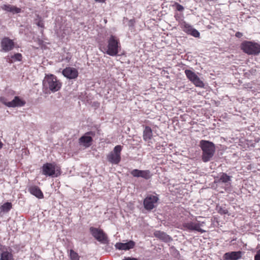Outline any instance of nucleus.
Returning a JSON list of instances; mask_svg holds the SVG:
<instances>
[{
    "instance_id": "nucleus-1",
    "label": "nucleus",
    "mask_w": 260,
    "mask_h": 260,
    "mask_svg": "<svg viewBox=\"0 0 260 260\" xmlns=\"http://www.w3.org/2000/svg\"><path fill=\"white\" fill-rule=\"evenodd\" d=\"M61 86L62 83L55 75L45 74L43 80V89L45 91L54 93L59 90Z\"/></svg>"
},
{
    "instance_id": "nucleus-2",
    "label": "nucleus",
    "mask_w": 260,
    "mask_h": 260,
    "mask_svg": "<svg viewBox=\"0 0 260 260\" xmlns=\"http://www.w3.org/2000/svg\"><path fill=\"white\" fill-rule=\"evenodd\" d=\"M121 50V45L119 38L110 35L107 38V46L105 48V53L112 56H116Z\"/></svg>"
},
{
    "instance_id": "nucleus-3",
    "label": "nucleus",
    "mask_w": 260,
    "mask_h": 260,
    "mask_svg": "<svg viewBox=\"0 0 260 260\" xmlns=\"http://www.w3.org/2000/svg\"><path fill=\"white\" fill-rule=\"evenodd\" d=\"M200 145L203 151V161L204 162L209 161L213 157L215 152L214 144L208 141L201 140L200 142Z\"/></svg>"
},
{
    "instance_id": "nucleus-4",
    "label": "nucleus",
    "mask_w": 260,
    "mask_h": 260,
    "mask_svg": "<svg viewBox=\"0 0 260 260\" xmlns=\"http://www.w3.org/2000/svg\"><path fill=\"white\" fill-rule=\"evenodd\" d=\"M202 218L201 217H196L192 221L184 222L182 224V226L184 230L189 231H196L201 233H204L206 231L203 230L202 227L204 226L205 224V222L204 221H200L198 218Z\"/></svg>"
},
{
    "instance_id": "nucleus-5",
    "label": "nucleus",
    "mask_w": 260,
    "mask_h": 260,
    "mask_svg": "<svg viewBox=\"0 0 260 260\" xmlns=\"http://www.w3.org/2000/svg\"><path fill=\"white\" fill-rule=\"evenodd\" d=\"M241 48L248 55H256L260 53V45L254 42L244 41L241 45Z\"/></svg>"
},
{
    "instance_id": "nucleus-6",
    "label": "nucleus",
    "mask_w": 260,
    "mask_h": 260,
    "mask_svg": "<svg viewBox=\"0 0 260 260\" xmlns=\"http://www.w3.org/2000/svg\"><path fill=\"white\" fill-rule=\"evenodd\" d=\"M122 147L121 145H116L107 156V158L110 163L117 165L121 160V151Z\"/></svg>"
},
{
    "instance_id": "nucleus-7",
    "label": "nucleus",
    "mask_w": 260,
    "mask_h": 260,
    "mask_svg": "<svg viewBox=\"0 0 260 260\" xmlns=\"http://www.w3.org/2000/svg\"><path fill=\"white\" fill-rule=\"evenodd\" d=\"M185 74L187 79L196 87L204 88L205 84L203 81L193 72L190 70H185Z\"/></svg>"
},
{
    "instance_id": "nucleus-8",
    "label": "nucleus",
    "mask_w": 260,
    "mask_h": 260,
    "mask_svg": "<svg viewBox=\"0 0 260 260\" xmlns=\"http://www.w3.org/2000/svg\"><path fill=\"white\" fill-rule=\"evenodd\" d=\"M1 47L2 52H9L14 48V42L9 38L5 37L1 40Z\"/></svg>"
},
{
    "instance_id": "nucleus-9",
    "label": "nucleus",
    "mask_w": 260,
    "mask_h": 260,
    "mask_svg": "<svg viewBox=\"0 0 260 260\" xmlns=\"http://www.w3.org/2000/svg\"><path fill=\"white\" fill-rule=\"evenodd\" d=\"M158 200L157 196L149 195L147 196L144 200L143 204L145 209L151 210L155 207L156 203Z\"/></svg>"
},
{
    "instance_id": "nucleus-10",
    "label": "nucleus",
    "mask_w": 260,
    "mask_h": 260,
    "mask_svg": "<svg viewBox=\"0 0 260 260\" xmlns=\"http://www.w3.org/2000/svg\"><path fill=\"white\" fill-rule=\"evenodd\" d=\"M57 171L55 165L53 164L46 163L42 167V173L46 176H53Z\"/></svg>"
},
{
    "instance_id": "nucleus-11",
    "label": "nucleus",
    "mask_w": 260,
    "mask_h": 260,
    "mask_svg": "<svg viewBox=\"0 0 260 260\" xmlns=\"http://www.w3.org/2000/svg\"><path fill=\"white\" fill-rule=\"evenodd\" d=\"M131 174L135 177H141L148 180L151 178L152 175L149 170H140L134 169L131 172Z\"/></svg>"
},
{
    "instance_id": "nucleus-12",
    "label": "nucleus",
    "mask_w": 260,
    "mask_h": 260,
    "mask_svg": "<svg viewBox=\"0 0 260 260\" xmlns=\"http://www.w3.org/2000/svg\"><path fill=\"white\" fill-rule=\"evenodd\" d=\"M90 232L92 235L100 242H105L107 240V237L103 231L99 229L91 227Z\"/></svg>"
},
{
    "instance_id": "nucleus-13",
    "label": "nucleus",
    "mask_w": 260,
    "mask_h": 260,
    "mask_svg": "<svg viewBox=\"0 0 260 260\" xmlns=\"http://www.w3.org/2000/svg\"><path fill=\"white\" fill-rule=\"evenodd\" d=\"M62 75L68 79H75L78 76V72L75 68L67 67L62 71Z\"/></svg>"
},
{
    "instance_id": "nucleus-14",
    "label": "nucleus",
    "mask_w": 260,
    "mask_h": 260,
    "mask_svg": "<svg viewBox=\"0 0 260 260\" xmlns=\"http://www.w3.org/2000/svg\"><path fill=\"white\" fill-rule=\"evenodd\" d=\"M242 254L241 251L226 252L223 255V260H239L242 257Z\"/></svg>"
},
{
    "instance_id": "nucleus-15",
    "label": "nucleus",
    "mask_w": 260,
    "mask_h": 260,
    "mask_svg": "<svg viewBox=\"0 0 260 260\" xmlns=\"http://www.w3.org/2000/svg\"><path fill=\"white\" fill-rule=\"evenodd\" d=\"M0 250L2 251L1 254L0 260H14L13 255L11 251H8L7 249L3 246H1Z\"/></svg>"
},
{
    "instance_id": "nucleus-16",
    "label": "nucleus",
    "mask_w": 260,
    "mask_h": 260,
    "mask_svg": "<svg viewBox=\"0 0 260 260\" xmlns=\"http://www.w3.org/2000/svg\"><path fill=\"white\" fill-rule=\"evenodd\" d=\"M135 245V242L133 241H129L126 243H116L115 246L116 249L119 250H127L130 249L134 248Z\"/></svg>"
},
{
    "instance_id": "nucleus-17",
    "label": "nucleus",
    "mask_w": 260,
    "mask_h": 260,
    "mask_svg": "<svg viewBox=\"0 0 260 260\" xmlns=\"http://www.w3.org/2000/svg\"><path fill=\"white\" fill-rule=\"evenodd\" d=\"M92 140V139L91 137L89 136V133H86L79 139V143L80 145L85 147H88L91 145Z\"/></svg>"
},
{
    "instance_id": "nucleus-18",
    "label": "nucleus",
    "mask_w": 260,
    "mask_h": 260,
    "mask_svg": "<svg viewBox=\"0 0 260 260\" xmlns=\"http://www.w3.org/2000/svg\"><path fill=\"white\" fill-rule=\"evenodd\" d=\"M25 104V102L19 96H15L14 99L8 103L10 107H22Z\"/></svg>"
},
{
    "instance_id": "nucleus-19",
    "label": "nucleus",
    "mask_w": 260,
    "mask_h": 260,
    "mask_svg": "<svg viewBox=\"0 0 260 260\" xmlns=\"http://www.w3.org/2000/svg\"><path fill=\"white\" fill-rule=\"evenodd\" d=\"M22 58V54L19 53H17L12 55H8L5 57L6 61L9 63H12L16 61H20Z\"/></svg>"
},
{
    "instance_id": "nucleus-20",
    "label": "nucleus",
    "mask_w": 260,
    "mask_h": 260,
    "mask_svg": "<svg viewBox=\"0 0 260 260\" xmlns=\"http://www.w3.org/2000/svg\"><path fill=\"white\" fill-rule=\"evenodd\" d=\"M28 190L31 194L36 196L37 198L39 199H42L43 198V193L38 186H31L29 188Z\"/></svg>"
},
{
    "instance_id": "nucleus-21",
    "label": "nucleus",
    "mask_w": 260,
    "mask_h": 260,
    "mask_svg": "<svg viewBox=\"0 0 260 260\" xmlns=\"http://www.w3.org/2000/svg\"><path fill=\"white\" fill-rule=\"evenodd\" d=\"M12 208V204L10 202H6L0 207V216H2L4 213L9 212Z\"/></svg>"
},
{
    "instance_id": "nucleus-22",
    "label": "nucleus",
    "mask_w": 260,
    "mask_h": 260,
    "mask_svg": "<svg viewBox=\"0 0 260 260\" xmlns=\"http://www.w3.org/2000/svg\"><path fill=\"white\" fill-rule=\"evenodd\" d=\"M3 10L12 12L13 14L19 13L21 12V9L10 5H4L2 6Z\"/></svg>"
},
{
    "instance_id": "nucleus-23",
    "label": "nucleus",
    "mask_w": 260,
    "mask_h": 260,
    "mask_svg": "<svg viewBox=\"0 0 260 260\" xmlns=\"http://www.w3.org/2000/svg\"><path fill=\"white\" fill-rule=\"evenodd\" d=\"M231 181V177L228 176L226 174L222 173L220 177L216 178L214 182L216 183H218L220 182L223 183H228Z\"/></svg>"
},
{
    "instance_id": "nucleus-24",
    "label": "nucleus",
    "mask_w": 260,
    "mask_h": 260,
    "mask_svg": "<svg viewBox=\"0 0 260 260\" xmlns=\"http://www.w3.org/2000/svg\"><path fill=\"white\" fill-rule=\"evenodd\" d=\"M152 137V131L149 126H146L143 132V139L145 141L151 140Z\"/></svg>"
},
{
    "instance_id": "nucleus-25",
    "label": "nucleus",
    "mask_w": 260,
    "mask_h": 260,
    "mask_svg": "<svg viewBox=\"0 0 260 260\" xmlns=\"http://www.w3.org/2000/svg\"><path fill=\"white\" fill-rule=\"evenodd\" d=\"M182 27L184 28V31H187L186 32H199L198 30L193 28L190 25L185 23V22L182 24Z\"/></svg>"
},
{
    "instance_id": "nucleus-26",
    "label": "nucleus",
    "mask_w": 260,
    "mask_h": 260,
    "mask_svg": "<svg viewBox=\"0 0 260 260\" xmlns=\"http://www.w3.org/2000/svg\"><path fill=\"white\" fill-rule=\"evenodd\" d=\"M70 256L71 260H79V257L77 253L73 250H70Z\"/></svg>"
},
{
    "instance_id": "nucleus-27",
    "label": "nucleus",
    "mask_w": 260,
    "mask_h": 260,
    "mask_svg": "<svg viewBox=\"0 0 260 260\" xmlns=\"http://www.w3.org/2000/svg\"><path fill=\"white\" fill-rule=\"evenodd\" d=\"M154 234L156 237H158L160 239H162L163 240L167 239V237H168V236L165 233L161 232L159 231L156 232Z\"/></svg>"
},
{
    "instance_id": "nucleus-28",
    "label": "nucleus",
    "mask_w": 260,
    "mask_h": 260,
    "mask_svg": "<svg viewBox=\"0 0 260 260\" xmlns=\"http://www.w3.org/2000/svg\"><path fill=\"white\" fill-rule=\"evenodd\" d=\"M9 99L6 96H1L0 97V102H2L5 106L10 107V106L8 105V103H10V101H9Z\"/></svg>"
},
{
    "instance_id": "nucleus-29",
    "label": "nucleus",
    "mask_w": 260,
    "mask_h": 260,
    "mask_svg": "<svg viewBox=\"0 0 260 260\" xmlns=\"http://www.w3.org/2000/svg\"><path fill=\"white\" fill-rule=\"evenodd\" d=\"M174 6H176V9L179 12H182L184 10V7L177 3H175Z\"/></svg>"
},
{
    "instance_id": "nucleus-30",
    "label": "nucleus",
    "mask_w": 260,
    "mask_h": 260,
    "mask_svg": "<svg viewBox=\"0 0 260 260\" xmlns=\"http://www.w3.org/2000/svg\"><path fill=\"white\" fill-rule=\"evenodd\" d=\"M217 209H218V212H219L221 214H225L228 213V210L226 209H223L221 207H220V208L217 207Z\"/></svg>"
},
{
    "instance_id": "nucleus-31",
    "label": "nucleus",
    "mask_w": 260,
    "mask_h": 260,
    "mask_svg": "<svg viewBox=\"0 0 260 260\" xmlns=\"http://www.w3.org/2000/svg\"><path fill=\"white\" fill-rule=\"evenodd\" d=\"M254 260H260V249L257 251L255 255Z\"/></svg>"
},
{
    "instance_id": "nucleus-32",
    "label": "nucleus",
    "mask_w": 260,
    "mask_h": 260,
    "mask_svg": "<svg viewBox=\"0 0 260 260\" xmlns=\"http://www.w3.org/2000/svg\"><path fill=\"white\" fill-rule=\"evenodd\" d=\"M135 22V19H131L130 20H129L128 21V25L129 26H133L134 23Z\"/></svg>"
},
{
    "instance_id": "nucleus-33",
    "label": "nucleus",
    "mask_w": 260,
    "mask_h": 260,
    "mask_svg": "<svg viewBox=\"0 0 260 260\" xmlns=\"http://www.w3.org/2000/svg\"><path fill=\"white\" fill-rule=\"evenodd\" d=\"M36 23L38 25V26L41 27H43V23L42 20L38 21L37 22H36Z\"/></svg>"
},
{
    "instance_id": "nucleus-34",
    "label": "nucleus",
    "mask_w": 260,
    "mask_h": 260,
    "mask_svg": "<svg viewBox=\"0 0 260 260\" xmlns=\"http://www.w3.org/2000/svg\"><path fill=\"white\" fill-rule=\"evenodd\" d=\"M123 260H138V259L135 258H132V257H125Z\"/></svg>"
},
{
    "instance_id": "nucleus-35",
    "label": "nucleus",
    "mask_w": 260,
    "mask_h": 260,
    "mask_svg": "<svg viewBox=\"0 0 260 260\" xmlns=\"http://www.w3.org/2000/svg\"><path fill=\"white\" fill-rule=\"evenodd\" d=\"M191 36H193L196 38H199L200 36V34H190Z\"/></svg>"
},
{
    "instance_id": "nucleus-36",
    "label": "nucleus",
    "mask_w": 260,
    "mask_h": 260,
    "mask_svg": "<svg viewBox=\"0 0 260 260\" xmlns=\"http://www.w3.org/2000/svg\"><path fill=\"white\" fill-rule=\"evenodd\" d=\"M38 43H39V44L40 45V46H42L43 45V41L42 40H38Z\"/></svg>"
},
{
    "instance_id": "nucleus-37",
    "label": "nucleus",
    "mask_w": 260,
    "mask_h": 260,
    "mask_svg": "<svg viewBox=\"0 0 260 260\" xmlns=\"http://www.w3.org/2000/svg\"><path fill=\"white\" fill-rule=\"evenodd\" d=\"M242 36V34H240V33H238V34H236V36L238 38H240L241 37V36Z\"/></svg>"
},
{
    "instance_id": "nucleus-38",
    "label": "nucleus",
    "mask_w": 260,
    "mask_h": 260,
    "mask_svg": "<svg viewBox=\"0 0 260 260\" xmlns=\"http://www.w3.org/2000/svg\"><path fill=\"white\" fill-rule=\"evenodd\" d=\"M106 0H95V1L100 2V3H103L105 2Z\"/></svg>"
},
{
    "instance_id": "nucleus-39",
    "label": "nucleus",
    "mask_w": 260,
    "mask_h": 260,
    "mask_svg": "<svg viewBox=\"0 0 260 260\" xmlns=\"http://www.w3.org/2000/svg\"><path fill=\"white\" fill-rule=\"evenodd\" d=\"M3 144L2 142L1 141V140H0V149L3 147Z\"/></svg>"
}]
</instances>
